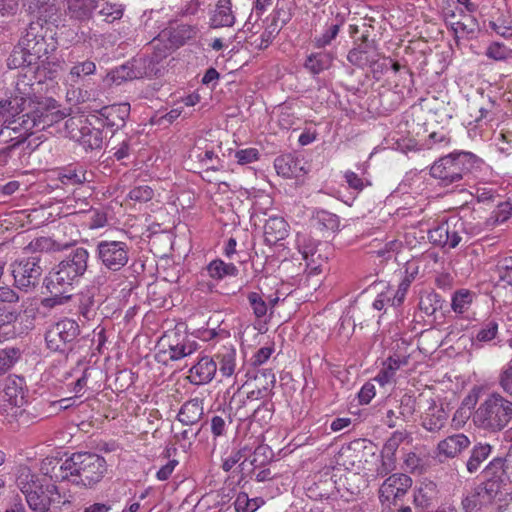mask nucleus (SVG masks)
I'll return each mask as SVG.
<instances>
[{
	"instance_id": "obj_29",
	"label": "nucleus",
	"mask_w": 512,
	"mask_h": 512,
	"mask_svg": "<svg viewBox=\"0 0 512 512\" xmlns=\"http://www.w3.org/2000/svg\"><path fill=\"white\" fill-rule=\"evenodd\" d=\"M288 235V224L282 217H270L264 225L265 242L275 245Z\"/></svg>"
},
{
	"instance_id": "obj_38",
	"label": "nucleus",
	"mask_w": 512,
	"mask_h": 512,
	"mask_svg": "<svg viewBox=\"0 0 512 512\" xmlns=\"http://www.w3.org/2000/svg\"><path fill=\"white\" fill-rule=\"evenodd\" d=\"M141 67L138 65L137 59L121 65L111 73V78L117 85L123 81L143 78Z\"/></svg>"
},
{
	"instance_id": "obj_42",
	"label": "nucleus",
	"mask_w": 512,
	"mask_h": 512,
	"mask_svg": "<svg viewBox=\"0 0 512 512\" xmlns=\"http://www.w3.org/2000/svg\"><path fill=\"white\" fill-rule=\"evenodd\" d=\"M474 298L475 293L470 290L459 289L455 291L451 298L452 310L459 314L466 312L473 303Z\"/></svg>"
},
{
	"instance_id": "obj_12",
	"label": "nucleus",
	"mask_w": 512,
	"mask_h": 512,
	"mask_svg": "<svg viewBox=\"0 0 512 512\" xmlns=\"http://www.w3.org/2000/svg\"><path fill=\"white\" fill-rule=\"evenodd\" d=\"M78 326L74 321L62 320L53 325L45 334L47 349L51 352L72 351V341L76 338Z\"/></svg>"
},
{
	"instance_id": "obj_60",
	"label": "nucleus",
	"mask_w": 512,
	"mask_h": 512,
	"mask_svg": "<svg viewBox=\"0 0 512 512\" xmlns=\"http://www.w3.org/2000/svg\"><path fill=\"white\" fill-rule=\"evenodd\" d=\"M237 368L235 354H223L220 361V372L224 376H231Z\"/></svg>"
},
{
	"instance_id": "obj_31",
	"label": "nucleus",
	"mask_w": 512,
	"mask_h": 512,
	"mask_svg": "<svg viewBox=\"0 0 512 512\" xmlns=\"http://www.w3.org/2000/svg\"><path fill=\"white\" fill-rule=\"evenodd\" d=\"M24 380L21 377L9 376L6 379L3 398L9 404L21 407L24 404Z\"/></svg>"
},
{
	"instance_id": "obj_16",
	"label": "nucleus",
	"mask_w": 512,
	"mask_h": 512,
	"mask_svg": "<svg viewBox=\"0 0 512 512\" xmlns=\"http://www.w3.org/2000/svg\"><path fill=\"white\" fill-rule=\"evenodd\" d=\"M99 114L97 120L102 127L118 130L125 125V121L130 114V104L120 103L103 107Z\"/></svg>"
},
{
	"instance_id": "obj_47",
	"label": "nucleus",
	"mask_w": 512,
	"mask_h": 512,
	"mask_svg": "<svg viewBox=\"0 0 512 512\" xmlns=\"http://www.w3.org/2000/svg\"><path fill=\"white\" fill-rule=\"evenodd\" d=\"M274 167L279 175L289 178L296 173L297 161L290 154L282 155L275 159Z\"/></svg>"
},
{
	"instance_id": "obj_21",
	"label": "nucleus",
	"mask_w": 512,
	"mask_h": 512,
	"mask_svg": "<svg viewBox=\"0 0 512 512\" xmlns=\"http://www.w3.org/2000/svg\"><path fill=\"white\" fill-rule=\"evenodd\" d=\"M271 458V452L268 448V446L260 445L254 450L253 458L250 460V465L253 466V468L249 471L250 474H252L251 477H254V479L258 482H265L268 480L273 479L274 475L272 474L271 470L268 468L256 470L260 466H262L266 461H268Z\"/></svg>"
},
{
	"instance_id": "obj_18",
	"label": "nucleus",
	"mask_w": 512,
	"mask_h": 512,
	"mask_svg": "<svg viewBox=\"0 0 512 512\" xmlns=\"http://www.w3.org/2000/svg\"><path fill=\"white\" fill-rule=\"evenodd\" d=\"M470 445V440L464 434H455L440 441L437 445V456L443 462L445 459L456 457Z\"/></svg>"
},
{
	"instance_id": "obj_3",
	"label": "nucleus",
	"mask_w": 512,
	"mask_h": 512,
	"mask_svg": "<svg viewBox=\"0 0 512 512\" xmlns=\"http://www.w3.org/2000/svg\"><path fill=\"white\" fill-rule=\"evenodd\" d=\"M481 159L471 152H454L439 158L430 168V175L444 186L457 183L480 169Z\"/></svg>"
},
{
	"instance_id": "obj_2",
	"label": "nucleus",
	"mask_w": 512,
	"mask_h": 512,
	"mask_svg": "<svg viewBox=\"0 0 512 512\" xmlns=\"http://www.w3.org/2000/svg\"><path fill=\"white\" fill-rule=\"evenodd\" d=\"M16 485L25 495L26 502L33 512H49L52 503L60 498L55 484L40 479L32 470L21 465L17 469Z\"/></svg>"
},
{
	"instance_id": "obj_27",
	"label": "nucleus",
	"mask_w": 512,
	"mask_h": 512,
	"mask_svg": "<svg viewBox=\"0 0 512 512\" xmlns=\"http://www.w3.org/2000/svg\"><path fill=\"white\" fill-rule=\"evenodd\" d=\"M408 357L403 354H391L386 361L382 363L377 376L374 378L381 386L389 383L395 375V372L402 366L407 365Z\"/></svg>"
},
{
	"instance_id": "obj_6",
	"label": "nucleus",
	"mask_w": 512,
	"mask_h": 512,
	"mask_svg": "<svg viewBox=\"0 0 512 512\" xmlns=\"http://www.w3.org/2000/svg\"><path fill=\"white\" fill-rule=\"evenodd\" d=\"M16 91L15 96L0 101V124L12 121L20 122L21 119L26 118V115H29L31 101L28 98L33 92L32 85L18 79Z\"/></svg>"
},
{
	"instance_id": "obj_19",
	"label": "nucleus",
	"mask_w": 512,
	"mask_h": 512,
	"mask_svg": "<svg viewBox=\"0 0 512 512\" xmlns=\"http://www.w3.org/2000/svg\"><path fill=\"white\" fill-rule=\"evenodd\" d=\"M96 70V64L92 60L76 62L70 68L65 81L72 87L84 85L96 74Z\"/></svg>"
},
{
	"instance_id": "obj_56",
	"label": "nucleus",
	"mask_w": 512,
	"mask_h": 512,
	"mask_svg": "<svg viewBox=\"0 0 512 512\" xmlns=\"http://www.w3.org/2000/svg\"><path fill=\"white\" fill-rule=\"evenodd\" d=\"M154 196L153 189L148 185L137 186L130 190L128 197L129 199L136 202H147L150 201Z\"/></svg>"
},
{
	"instance_id": "obj_30",
	"label": "nucleus",
	"mask_w": 512,
	"mask_h": 512,
	"mask_svg": "<svg viewBox=\"0 0 512 512\" xmlns=\"http://www.w3.org/2000/svg\"><path fill=\"white\" fill-rule=\"evenodd\" d=\"M235 23L231 0H218L214 13L210 18L213 28L231 27Z\"/></svg>"
},
{
	"instance_id": "obj_22",
	"label": "nucleus",
	"mask_w": 512,
	"mask_h": 512,
	"mask_svg": "<svg viewBox=\"0 0 512 512\" xmlns=\"http://www.w3.org/2000/svg\"><path fill=\"white\" fill-rule=\"evenodd\" d=\"M344 23L345 15L341 13H337L333 18L328 19L323 31L314 38L315 47L324 48L331 45Z\"/></svg>"
},
{
	"instance_id": "obj_53",
	"label": "nucleus",
	"mask_w": 512,
	"mask_h": 512,
	"mask_svg": "<svg viewBox=\"0 0 512 512\" xmlns=\"http://www.w3.org/2000/svg\"><path fill=\"white\" fill-rule=\"evenodd\" d=\"M99 14L103 17L104 21L112 23L123 16V7L120 4L105 2L101 6Z\"/></svg>"
},
{
	"instance_id": "obj_41",
	"label": "nucleus",
	"mask_w": 512,
	"mask_h": 512,
	"mask_svg": "<svg viewBox=\"0 0 512 512\" xmlns=\"http://www.w3.org/2000/svg\"><path fill=\"white\" fill-rule=\"evenodd\" d=\"M58 179L66 186H76L89 181L87 178V171L82 167L65 168L59 173Z\"/></svg>"
},
{
	"instance_id": "obj_45",
	"label": "nucleus",
	"mask_w": 512,
	"mask_h": 512,
	"mask_svg": "<svg viewBox=\"0 0 512 512\" xmlns=\"http://www.w3.org/2000/svg\"><path fill=\"white\" fill-rule=\"evenodd\" d=\"M442 303L443 301L437 293H426L420 297L419 309L427 316H432L438 309L442 308Z\"/></svg>"
},
{
	"instance_id": "obj_49",
	"label": "nucleus",
	"mask_w": 512,
	"mask_h": 512,
	"mask_svg": "<svg viewBox=\"0 0 512 512\" xmlns=\"http://www.w3.org/2000/svg\"><path fill=\"white\" fill-rule=\"evenodd\" d=\"M463 230V223L460 222L459 220L456 221L454 224L447 222L445 228V234L447 238L445 248L452 249L457 247L460 241L462 240L461 233L463 232Z\"/></svg>"
},
{
	"instance_id": "obj_35",
	"label": "nucleus",
	"mask_w": 512,
	"mask_h": 512,
	"mask_svg": "<svg viewBox=\"0 0 512 512\" xmlns=\"http://www.w3.org/2000/svg\"><path fill=\"white\" fill-rule=\"evenodd\" d=\"M164 35H167L171 46L178 48L196 37L197 28L188 24H180L170 28Z\"/></svg>"
},
{
	"instance_id": "obj_64",
	"label": "nucleus",
	"mask_w": 512,
	"mask_h": 512,
	"mask_svg": "<svg viewBox=\"0 0 512 512\" xmlns=\"http://www.w3.org/2000/svg\"><path fill=\"white\" fill-rule=\"evenodd\" d=\"M259 152L255 148L241 149L236 152L235 157L239 164H248L258 159Z\"/></svg>"
},
{
	"instance_id": "obj_17",
	"label": "nucleus",
	"mask_w": 512,
	"mask_h": 512,
	"mask_svg": "<svg viewBox=\"0 0 512 512\" xmlns=\"http://www.w3.org/2000/svg\"><path fill=\"white\" fill-rule=\"evenodd\" d=\"M62 118L59 111H51L39 104L35 105L31 102L29 115L25 119L30 120L32 126V134L35 131H42L58 122Z\"/></svg>"
},
{
	"instance_id": "obj_25",
	"label": "nucleus",
	"mask_w": 512,
	"mask_h": 512,
	"mask_svg": "<svg viewBox=\"0 0 512 512\" xmlns=\"http://www.w3.org/2000/svg\"><path fill=\"white\" fill-rule=\"evenodd\" d=\"M377 57L375 49L371 48L370 44H357L348 52L347 60L352 65L364 69L376 64Z\"/></svg>"
},
{
	"instance_id": "obj_57",
	"label": "nucleus",
	"mask_w": 512,
	"mask_h": 512,
	"mask_svg": "<svg viewBox=\"0 0 512 512\" xmlns=\"http://www.w3.org/2000/svg\"><path fill=\"white\" fill-rule=\"evenodd\" d=\"M512 51L499 42H493L487 49L486 55L489 58L500 61L505 60L511 55Z\"/></svg>"
},
{
	"instance_id": "obj_59",
	"label": "nucleus",
	"mask_w": 512,
	"mask_h": 512,
	"mask_svg": "<svg viewBox=\"0 0 512 512\" xmlns=\"http://www.w3.org/2000/svg\"><path fill=\"white\" fill-rule=\"evenodd\" d=\"M512 215V204L510 202H502L497 206L493 212V219L495 223H504Z\"/></svg>"
},
{
	"instance_id": "obj_26",
	"label": "nucleus",
	"mask_w": 512,
	"mask_h": 512,
	"mask_svg": "<svg viewBox=\"0 0 512 512\" xmlns=\"http://www.w3.org/2000/svg\"><path fill=\"white\" fill-rule=\"evenodd\" d=\"M447 413L431 399V403L422 416V426L430 432H437L444 427L447 421Z\"/></svg>"
},
{
	"instance_id": "obj_48",
	"label": "nucleus",
	"mask_w": 512,
	"mask_h": 512,
	"mask_svg": "<svg viewBox=\"0 0 512 512\" xmlns=\"http://www.w3.org/2000/svg\"><path fill=\"white\" fill-rule=\"evenodd\" d=\"M34 68L38 73H43L46 78L53 79L61 69V64L56 58H51L47 54L41 58L39 66L35 65Z\"/></svg>"
},
{
	"instance_id": "obj_23",
	"label": "nucleus",
	"mask_w": 512,
	"mask_h": 512,
	"mask_svg": "<svg viewBox=\"0 0 512 512\" xmlns=\"http://www.w3.org/2000/svg\"><path fill=\"white\" fill-rule=\"evenodd\" d=\"M27 11L45 22L51 20L59 11L58 0H23Z\"/></svg>"
},
{
	"instance_id": "obj_33",
	"label": "nucleus",
	"mask_w": 512,
	"mask_h": 512,
	"mask_svg": "<svg viewBox=\"0 0 512 512\" xmlns=\"http://www.w3.org/2000/svg\"><path fill=\"white\" fill-rule=\"evenodd\" d=\"M437 485L431 480H423L414 492V503L421 508H428L437 499Z\"/></svg>"
},
{
	"instance_id": "obj_13",
	"label": "nucleus",
	"mask_w": 512,
	"mask_h": 512,
	"mask_svg": "<svg viewBox=\"0 0 512 512\" xmlns=\"http://www.w3.org/2000/svg\"><path fill=\"white\" fill-rule=\"evenodd\" d=\"M412 479L403 473H394L390 475L379 488V500L381 503H394L398 506L399 502L408 493L412 487Z\"/></svg>"
},
{
	"instance_id": "obj_8",
	"label": "nucleus",
	"mask_w": 512,
	"mask_h": 512,
	"mask_svg": "<svg viewBox=\"0 0 512 512\" xmlns=\"http://www.w3.org/2000/svg\"><path fill=\"white\" fill-rule=\"evenodd\" d=\"M501 490V481L491 478L477 485L461 500L463 512H478L493 503Z\"/></svg>"
},
{
	"instance_id": "obj_58",
	"label": "nucleus",
	"mask_w": 512,
	"mask_h": 512,
	"mask_svg": "<svg viewBox=\"0 0 512 512\" xmlns=\"http://www.w3.org/2000/svg\"><path fill=\"white\" fill-rule=\"evenodd\" d=\"M447 222L439 224L437 227L431 229L428 233L429 240L437 246L445 248V243L447 241L445 228Z\"/></svg>"
},
{
	"instance_id": "obj_54",
	"label": "nucleus",
	"mask_w": 512,
	"mask_h": 512,
	"mask_svg": "<svg viewBox=\"0 0 512 512\" xmlns=\"http://www.w3.org/2000/svg\"><path fill=\"white\" fill-rule=\"evenodd\" d=\"M274 404L271 401H264L253 411V420L260 424H267L273 416Z\"/></svg>"
},
{
	"instance_id": "obj_5",
	"label": "nucleus",
	"mask_w": 512,
	"mask_h": 512,
	"mask_svg": "<svg viewBox=\"0 0 512 512\" xmlns=\"http://www.w3.org/2000/svg\"><path fill=\"white\" fill-rule=\"evenodd\" d=\"M89 257L90 254L86 248H74L51 269L46 278L51 280L53 286L72 290L74 284L78 283L86 273Z\"/></svg>"
},
{
	"instance_id": "obj_39",
	"label": "nucleus",
	"mask_w": 512,
	"mask_h": 512,
	"mask_svg": "<svg viewBox=\"0 0 512 512\" xmlns=\"http://www.w3.org/2000/svg\"><path fill=\"white\" fill-rule=\"evenodd\" d=\"M217 371V364L213 358L208 355L203 356L196 365L191 369V372L198 377L199 383H207L212 380Z\"/></svg>"
},
{
	"instance_id": "obj_32",
	"label": "nucleus",
	"mask_w": 512,
	"mask_h": 512,
	"mask_svg": "<svg viewBox=\"0 0 512 512\" xmlns=\"http://www.w3.org/2000/svg\"><path fill=\"white\" fill-rule=\"evenodd\" d=\"M31 54L32 53H30L27 48L18 43V45L14 47L7 59L8 67L10 69H17L24 67L34 68L35 65L39 66L40 60Z\"/></svg>"
},
{
	"instance_id": "obj_10",
	"label": "nucleus",
	"mask_w": 512,
	"mask_h": 512,
	"mask_svg": "<svg viewBox=\"0 0 512 512\" xmlns=\"http://www.w3.org/2000/svg\"><path fill=\"white\" fill-rule=\"evenodd\" d=\"M43 269L37 256L22 258L11 264L14 284L20 290L34 288L42 275Z\"/></svg>"
},
{
	"instance_id": "obj_63",
	"label": "nucleus",
	"mask_w": 512,
	"mask_h": 512,
	"mask_svg": "<svg viewBox=\"0 0 512 512\" xmlns=\"http://www.w3.org/2000/svg\"><path fill=\"white\" fill-rule=\"evenodd\" d=\"M305 261L306 269L309 270V274H317L321 271V267L325 262L324 258L320 253H315L313 256H309L303 259Z\"/></svg>"
},
{
	"instance_id": "obj_15",
	"label": "nucleus",
	"mask_w": 512,
	"mask_h": 512,
	"mask_svg": "<svg viewBox=\"0 0 512 512\" xmlns=\"http://www.w3.org/2000/svg\"><path fill=\"white\" fill-rule=\"evenodd\" d=\"M32 126L30 120L21 119L20 122H8L0 124V143L9 144L11 149L23 143L31 134Z\"/></svg>"
},
{
	"instance_id": "obj_62",
	"label": "nucleus",
	"mask_w": 512,
	"mask_h": 512,
	"mask_svg": "<svg viewBox=\"0 0 512 512\" xmlns=\"http://www.w3.org/2000/svg\"><path fill=\"white\" fill-rule=\"evenodd\" d=\"M407 437V433L405 431H396L392 434V436L386 441L384 445V450L390 452L392 455L397 450L399 445L405 440Z\"/></svg>"
},
{
	"instance_id": "obj_61",
	"label": "nucleus",
	"mask_w": 512,
	"mask_h": 512,
	"mask_svg": "<svg viewBox=\"0 0 512 512\" xmlns=\"http://www.w3.org/2000/svg\"><path fill=\"white\" fill-rule=\"evenodd\" d=\"M498 330V324L494 321L488 322L484 328H482L477 336L476 339L480 342H488L495 338Z\"/></svg>"
},
{
	"instance_id": "obj_11",
	"label": "nucleus",
	"mask_w": 512,
	"mask_h": 512,
	"mask_svg": "<svg viewBox=\"0 0 512 512\" xmlns=\"http://www.w3.org/2000/svg\"><path fill=\"white\" fill-rule=\"evenodd\" d=\"M47 29L43 26L41 21H32L25 30V34L21 37L19 43L27 48L32 56H35L41 61V58L49 54L50 51L55 49L53 39L48 43Z\"/></svg>"
},
{
	"instance_id": "obj_28",
	"label": "nucleus",
	"mask_w": 512,
	"mask_h": 512,
	"mask_svg": "<svg viewBox=\"0 0 512 512\" xmlns=\"http://www.w3.org/2000/svg\"><path fill=\"white\" fill-rule=\"evenodd\" d=\"M67 15L78 21L89 20L98 7L96 0H65Z\"/></svg>"
},
{
	"instance_id": "obj_4",
	"label": "nucleus",
	"mask_w": 512,
	"mask_h": 512,
	"mask_svg": "<svg viewBox=\"0 0 512 512\" xmlns=\"http://www.w3.org/2000/svg\"><path fill=\"white\" fill-rule=\"evenodd\" d=\"M512 421V402L500 394H492L473 414L474 424L489 432H499Z\"/></svg>"
},
{
	"instance_id": "obj_20",
	"label": "nucleus",
	"mask_w": 512,
	"mask_h": 512,
	"mask_svg": "<svg viewBox=\"0 0 512 512\" xmlns=\"http://www.w3.org/2000/svg\"><path fill=\"white\" fill-rule=\"evenodd\" d=\"M98 289L95 286H88L79 293L78 309L79 314L86 320H93L97 314L101 300L96 299Z\"/></svg>"
},
{
	"instance_id": "obj_7",
	"label": "nucleus",
	"mask_w": 512,
	"mask_h": 512,
	"mask_svg": "<svg viewBox=\"0 0 512 512\" xmlns=\"http://www.w3.org/2000/svg\"><path fill=\"white\" fill-rule=\"evenodd\" d=\"M129 253L128 243L117 240H100L95 249L97 260L111 272H118L127 265Z\"/></svg>"
},
{
	"instance_id": "obj_43",
	"label": "nucleus",
	"mask_w": 512,
	"mask_h": 512,
	"mask_svg": "<svg viewBox=\"0 0 512 512\" xmlns=\"http://www.w3.org/2000/svg\"><path fill=\"white\" fill-rule=\"evenodd\" d=\"M210 277L220 280L225 276H236L238 268L232 263H225L220 259L213 260L207 267Z\"/></svg>"
},
{
	"instance_id": "obj_44",
	"label": "nucleus",
	"mask_w": 512,
	"mask_h": 512,
	"mask_svg": "<svg viewBox=\"0 0 512 512\" xmlns=\"http://www.w3.org/2000/svg\"><path fill=\"white\" fill-rule=\"evenodd\" d=\"M264 504L265 501L263 498H249L248 494L245 492L238 493L234 501V507L236 512H255Z\"/></svg>"
},
{
	"instance_id": "obj_40",
	"label": "nucleus",
	"mask_w": 512,
	"mask_h": 512,
	"mask_svg": "<svg viewBox=\"0 0 512 512\" xmlns=\"http://www.w3.org/2000/svg\"><path fill=\"white\" fill-rule=\"evenodd\" d=\"M491 446L489 444L478 443L471 451V455L466 462V468L469 473H475L480 468L481 464L489 457L491 453Z\"/></svg>"
},
{
	"instance_id": "obj_14",
	"label": "nucleus",
	"mask_w": 512,
	"mask_h": 512,
	"mask_svg": "<svg viewBox=\"0 0 512 512\" xmlns=\"http://www.w3.org/2000/svg\"><path fill=\"white\" fill-rule=\"evenodd\" d=\"M153 52L147 56L136 58L144 77L160 76L166 67V59L170 55L167 45L160 42H152Z\"/></svg>"
},
{
	"instance_id": "obj_51",
	"label": "nucleus",
	"mask_w": 512,
	"mask_h": 512,
	"mask_svg": "<svg viewBox=\"0 0 512 512\" xmlns=\"http://www.w3.org/2000/svg\"><path fill=\"white\" fill-rule=\"evenodd\" d=\"M271 354H251L250 358H246V354H243L241 357L242 366L238 369V373L243 369L245 370V375L249 376L252 374L253 369L265 363Z\"/></svg>"
},
{
	"instance_id": "obj_36",
	"label": "nucleus",
	"mask_w": 512,
	"mask_h": 512,
	"mask_svg": "<svg viewBox=\"0 0 512 512\" xmlns=\"http://www.w3.org/2000/svg\"><path fill=\"white\" fill-rule=\"evenodd\" d=\"M333 63V55L328 52L310 54L304 63V67L313 75H318L328 70Z\"/></svg>"
},
{
	"instance_id": "obj_34",
	"label": "nucleus",
	"mask_w": 512,
	"mask_h": 512,
	"mask_svg": "<svg viewBox=\"0 0 512 512\" xmlns=\"http://www.w3.org/2000/svg\"><path fill=\"white\" fill-rule=\"evenodd\" d=\"M203 403L198 398L185 402L178 415V420L184 425L196 424L203 416Z\"/></svg>"
},
{
	"instance_id": "obj_1",
	"label": "nucleus",
	"mask_w": 512,
	"mask_h": 512,
	"mask_svg": "<svg viewBox=\"0 0 512 512\" xmlns=\"http://www.w3.org/2000/svg\"><path fill=\"white\" fill-rule=\"evenodd\" d=\"M107 472L104 457L90 452L73 453L54 471L57 480H68L72 484L93 488Z\"/></svg>"
},
{
	"instance_id": "obj_50",
	"label": "nucleus",
	"mask_w": 512,
	"mask_h": 512,
	"mask_svg": "<svg viewBox=\"0 0 512 512\" xmlns=\"http://www.w3.org/2000/svg\"><path fill=\"white\" fill-rule=\"evenodd\" d=\"M315 219L322 229L337 231L339 229L340 221L336 214L330 213L325 210L317 211Z\"/></svg>"
},
{
	"instance_id": "obj_37",
	"label": "nucleus",
	"mask_w": 512,
	"mask_h": 512,
	"mask_svg": "<svg viewBox=\"0 0 512 512\" xmlns=\"http://www.w3.org/2000/svg\"><path fill=\"white\" fill-rule=\"evenodd\" d=\"M461 15L462 19L455 20L456 14L453 12L447 19V22L450 24L451 29L453 30L455 35L457 37L459 35L463 37L470 34H474L478 28L477 20L471 15H466L462 13Z\"/></svg>"
},
{
	"instance_id": "obj_52",
	"label": "nucleus",
	"mask_w": 512,
	"mask_h": 512,
	"mask_svg": "<svg viewBox=\"0 0 512 512\" xmlns=\"http://www.w3.org/2000/svg\"><path fill=\"white\" fill-rule=\"evenodd\" d=\"M318 242L305 234L297 235V245L303 259L318 252Z\"/></svg>"
},
{
	"instance_id": "obj_46",
	"label": "nucleus",
	"mask_w": 512,
	"mask_h": 512,
	"mask_svg": "<svg viewBox=\"0 0 512 512\" xmlns=\"http://www.w3.org/2000/svg\"><path fill=\"white\" fill-rule=\"evenodd\" d=\"M488 27L499 36L512 37V15L502 14L497 19L489 21Z\"/></svg>"
},
{
	"instance_id": "obj_55",
	"label": "nucleus",
	"mask_w": 512,
	"mask_h": 512,
	"mask_svg": "<svg viewBox=\"0 0 512 512\" xmlns=\"http://www.w3.org/2000/svg\"><path fill=\"white\" fill-rule=\"evenodd\" d=\"M248 301L250 303V306L253 309L254 315L257 318H263L267 315L268 304H267L266 300H264L260 294H258L256 292L249 293Z\"/></svg>"
},
{
	"instance_id": "obj_9",
	"label": "nucleus",
	"mask_w": 512,
	"mask_h": 512,
	"mask_svg": "<svg viewBox=\"0 0 512 512\" xmlns=\"http://www.w3.org/2000/svg\"><path fill=\"white\" fill-rule=\"evenodd\" d=\"M71 139L79 142L85 149H100L103 145V132L96 128L87 119L81 117L69 118L65 122Z\"/></svg>"
},
{
	"instance_id": "obj_24",
	"label": "nucleus",
	"mask_w": 512,
	"mask_h": 512,
	"mask_svg": "<svg viewBox=\"0 0 512 512\" xmlns=\"http://www.w3.org/2000/svg\"><path fill=\"white\" fill-rule=\"evenodd\" d=\"M44 284L51 296L41 299L40 305L42 308L52 310L71 301L72 294L69 293L71 289L66 287L58 288L55 285L53 286V283L48 278H45Z\"/></svg>"
}]
</instances>
